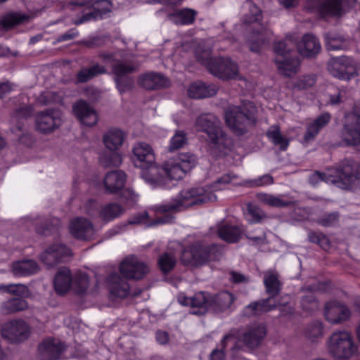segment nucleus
Masks as SVG:
<instances>
[{"label":"nucleus","instance_id":"f257e3e1","mask_svg":"<svg viewBox=\"0 0 360 360\" xmlns=\"http://www.w3.org/2000/svg\"><path fill=\"white\" fill-rule=\"evenodd\" d=\"M217 196L210 191L202 187L191 188L181 191L179 195L167 204L160 205L156 207V211L165 213L163 217H158L155 221L147 224L148 226L160 224L170 223L174 219L173 213L198 205H202L215 201Z\"/></svg>","mask_w":360,"mask_h":360},{"label":"nucleus","instance_id":"f03ea898","mask_svg":"<svg viewBox=\"0 0 360 360\" xmlns=\"http://www.w3.org/2000/svg\"><path fill=\"white\" fill-rule=\"evenodd\" d=\"M256 112L252 102L243 101L241 105L228 107L225 112L226 123L236 135H243L256 124Z\"/></svg>","mask_w":360,"mask_h":360},{"label":"nucleus","instance_id":"7ed1b4c3","mask_svg":"<svg viewBox=\"0 0 360 360\" xmlns=\"http://www.w3.org/2000/svg\"><path fill=\"white\" fill-rule=\"evenodd\" d=\"M195 57L211 74L220 79H236L238 76L236 63L228 58H212L208 48L199 46L195 50Z\"/></svg>","mask_w":360,"mask_h":360},{"label":"nucleus","instance_id":"20e7f679","mask_svg":"<svg viewBox=\"0 0 360 360\" xmlns=\"http://www.w3.org/2000/svg\"><path fill=\"white\" fill-rule=\"evenodd\" d=\"M221 255V248L216 244L195 242L183 250L181 260L185 265L195 266L219 260Z\"/></svg>","mask_w":360,"mask_h":360},{"label":"nucleus","instance_id":"39448f33","mask_svg":"<svg viewBox=\"0 0 360 360\" xmlns=\"http://www.w3.org/2000/svg\"><path fill=\"white\" fill-rule=\"evenodd\" d=\"M195 127L198 130L207 134L213 148L222 152L229 147L231 141L223 131L220 120L214 114L205 113L198 116Z\"/></svg>","mask_w":360,"mask_h":360},{"label":"nucleus","instance_id":"423d86ee","mask_svg":"<svg viewBox=\"0 0 360 360\" xmlns=\"http://www.w3.org/2000/svg\"><path fill=\"white\" fill-rule=\"evenodd\" d=\"M72 6L85 7L82 15L73 20V24L81 25L88 21L103 18L111 11V3L109 0H70Z\"/></svg>","mask_w":360,"mask_h":360},{"label":"nucleus","instance_id":"0eeeda50","mask_svg":"<svg viewBox=\"0 0 360 360\" xmlns=\"http://www.w3.org/2000/svg\"><path fill=\"white\" fill-rule=\"evenodd\" d=\"M111 70L114 75L116 86L120 94H123L134 87V79L129 76V75L138 70V66L134 62L113 59Z\"/></svg>","mask_w":360,"mask_h":360},{"label":"nucleus","instance_id":"6e6552de","mask_svg":"<svg viewBox=\"0 0 360 360\" xmlns=\"http://www.w3.org/2000/svg\"><path fill=\"white\" fill-rule=\"evenodd\" d=\"M338 187L342 189L360 188V164L350 158L344 159L338 166Z\"/></svg>","mask_w":360,"mask_h":360},{"label":"nucleus","instance_id":"1a4fd4ad","mask_svg":"<svg viewBox=\"0 0 360 360\" xmlns=\"http://www.w3.org/2000/svg\"><path fill=\"white\" fill-rule=\"evenodd\" d=\"M328 350L337 359H349L357 348L351 334L346 331H338L330 338Z\"/></svg>","mask_w":360,"mask_h":360},{"label":"nucleus","instance_id":"9d476101","mask_svg":"<svg viewBox=\"0 0 360 360\" xmlns=\"http://www.w3.org/2000/svg\"><path fill=\"white\" fill-rule=\"evenodd\" d=\"M342 141L360 151V100L356 103L354 114L347 117L341 131Z\"/></svg>","mask_w":360,"mask_h":360},{"label":"nucleus","instance_id":"9b49d317","mask_svg":"<svg viewBox=\"0 0 360 360\" xmlns=\"http://www.w3.org/2000/svg\"><path fill=\"white\" fill-rule=\"evenodd\" d=\"M62 122V112L53 108L40 111L35 116V129L43 134L53 132L61 126Z\"/></svg>","mask_w":360,"mask_h":360},{"label":"nucleus","instance_id":"f8f14e48","mask_svg":"<svg viewBox=\"0 0 360 360\" xmlns=\"http://www.w3.org/2000/svg\"><path fill=\"white\" fill-rule=\"evenodd\" d=\"M30 326L22 319H15L4 324L1 334L4 339L11 343H20L30 335Z\"/></svg>","mask_w":360,"mask_h":360},{"label":"nucleus","instance_id":"ddd939ff","mask_svg":"<svg viewBox=\"0 0 360 360\" xmlns=\"http://www.w3.org/2000/svg\"><path fill=\"white\" fill-rule=\"evenodd\" d=\"M328 70L335 77L350 80L357 75V63L345 56L334 58L328 66Z\"/></svg>","mask_w":360,"mask_h":360},{"label":"nucleus","instance_id":"4468645a","mask_svg":"<svg viewBox=\"0 0 360 360\" xmlns=\"http://www.w3.org/2000/svg\"><path fill=\"white\" fill-rule=\"evenodd\" d=\"M122 276L127 279H143L150 271L149 266L136 257H127L120 265Z\"/></svg>","mask_w":360,"mask_h":360},{"label":"nucleus","instance_id":"2eb2a0df","mask_svg":"<svg viewBox=\"0 0 360 360\" xmlns=\"http://www.w3.org/2000/svg\"><path fill=\"white\" fill-rule=\"evenodd\" d=\"M141 169V177L153 188L169 187L168 178L165 176V169L164 167H159L155 163V160L153 164H149Z\"/></svg>","mask_w":360,"mask_h":360},{"label":"nucleus","instance_id":"dca6fc26","mask_svg":"<svg viewBox=\"0 0 360 360\" xmlns=\"http://www.w3.org/2000/svg\"><path fill=\"white\" fill-rule=\"evenodd\" d=\"M71 255V250L62 243H54L48 247L40 255V259L48 266H53L63 262L65 258Z\"/></svg>","mask_w":360,"mask_h":360},{"label":"nucleus","instance_id":"f3484780","mask_svg":"<svg viewBox=\"0 0 360 360\" xmlns=\"http://www.w3.org/2000/svg\"><path fill=\"white\" fill-rule=\"evenodd\" d=\"M66 347L58 339L47 338L38 347L40 360H58Z\"/></svg>","mask_w":360,"mask_h":360},{"label":"nucleus","instance_id":"a211bd4d","mask_svg":"<svg viewBox=\"0 0 360 360\" xmlns=\"http://www.w3.org/2000/svg\"><path fill=\"white\" fill-rule=\"evenodd\" d=\"M69 229L71 235L78 240H89L95 235V229L92 223L82 217L73 219L70 224Z\"/></svg>","mask_w":360,"mask_h":360},{"label":"nucleus","instance_id":"6ab92c4d","mask_svg":"<svg viewBox=\"0 0 360 360\" xmlns=\"http://www.w3.org/2000/svg\"><path fill=\"white\" fill-rule=\"evenodd\" d=\"M138 84L145 89L156 90L169 86V81L161 73L149 72L139 76Z\"/></svg>","mask_w":360,"mask_h":360},{"label":"nucleus","instance_id":"aec40b11","mask_svg":"<svg viewBox=\"0 0 360 360\" xmlns=\"http://www.w3.org/2000/svg\"><path fill=\"white\" fill-rule=\"evenodd\" d=\"M351 316L349 308L338 302H330L325 307L326 319L332 324H339L347 320Z\"/></svg>","mask_w":360,"mask_h":360},{"label":"nucleus","instance_id":"412c9836","mask_svg":"<svg viewBox=\"0 0 360 360\" xmlns=\"http://www.w3.org/2000/svg\"><path fill=\"white\" fill-rule=\"evenodd\" d=\"M73 112L81 123L86 126H94L98 121L95 110L84 101L80 100L75 103Z\"/></svg>","mask_w":360,"mask_h":360},{"label":"nucleus","instance_id":"4be33fe9","mask_svg":"<svg viewBox=\"0 0 360 360\" xmlns=\"http://www.w3.org/2000/svg\"><path fill=\"white\" fill-rule=\"evenodd\" d=\"M132 151L135 158L134 162L137 167H146L149 164H153L155 160L153 150L145 142L136 143Z\"/></svg>","mask_w":360,"mask_h":360},{"label":"nucleus","instance_id":"5701e85b","mask_svg":"<svg viewBox=\"0 0 360 360\" xmlns=\"http://www.w3.org/2000/svg\"><path fill=\"white\" fill-rule=\"evenodd\" d=\"M321 46L317 37L311 33L305 34L297 45L299 53L305 58H314L321 51Z\"/></svg>","mask_w":360,"mask_h":360},{"label":"nucleus","instance_id":"b1692460","mask_svg":"<svg viewBox=\"0 0 360 360\" xmlns=\"http://www.w3.org/2000/svg\"><path fill=\"white\" fill-rule=\"evenodd\" d=\"M127 175L122 170H115L108 172L103 179L104 188L106 193L115 194L122 190L126 182Z\"/></svg>","mask_w":360,"mask_h":360},{"label":"nucleus","instance_id":"393cba45","mask_svg":"<svg viewBox=\"0 0 360 360\" xmlns=\"http://www.w3.org/2000/svg\"><path fill=\"white\" fill-rule=\"evenodd\" d=\"M305 8L310 12L319 13L323 18L333 16V13L339 11L337 3L331 0H307Z\"/></svg>","mask_w":360,"mask_h":360},{"label":"nucleus","instance_id":"a878e982","mask_svg":"<svg viewBox=\"0 0 360 360\" xmlns=\"http://www.w3.org/2000/svg\"><path fill=\"white\" fill-rule=\"evenodd\" d=\"M277 304L271 298L261 299L252 302L243 310V315L248 317L259 316L275 309Z\"/></svg>","mask_w":360,"mask_h":360},{"label":"nucleus","instance_id":"bb28decb","mask_svg":"<svg viewBox=\"0 0 360 360\" xmlns=\"http://www.w3.org/2000/svg\"><path fill=\"white\" fill-rule=\"evenodd\" d=\"M235 300L234 295L228 291H221L216 295L209 296L208 306L214 311L223 312L229 309Z\"/></svg>","mask_w":360,"mask_h":360},{"label":"nucleus","instance_id":"cd10ccee","mask_svg":"<svg viewBox=\"0 0 360 360\" xmlns=\"http://www.w3.org/2000/svg\"><path fill=\"white\" fill-rule=\"evenodd\" d=\"M217 91L218 87L215 84L196 82L189 86L188 95L192 98L202 99L214 96Z\"/></svg>","mask_w":360,"mask_h":360},{"label":"nucleus","instance_id":"c85d7f7f","mask_svg":"<svg viewBox=\"0 0 360 360\" xmlns=\"http://www.w3.org/2000/svg\"><path fill=\"white\" fill-rule=\"evenodd\" d=\"M117 273H112L108 277L110 292L111 294L121 298H124L129 294L130 286Z\"/></svg>","mask_w":360,"mask_h":360},{"label":"nucleus","instance_id":"c756f323","mask_svg":"<svg viewBox=\"0 0 360 360\" xmlns=\"http://www.w3.org/2000/svg\"><path fill=\"white\" fill-rule=\"evenodd\" d=\"M72 278L68 267L58 269L53 281V286L58 295H64L72 286Z\"/></svg>","mask_w":360,"mask_h":360},{"label":"nucleus","instance_id":"7c9ffc66","mask_svg":"<svg viewBox=\"0 0 360 360\" xmlns=\"http://www.w3.org/2000/svg\"><path fill=\"white\" fill-rule=\"evenodd\" d=\"M218 236L229 243L239 241L243 234V230L238 226L221 222L217 225Z\"/></svg>","mask_w":360,"mask_h":360},{"label":"nucleus","instance_id":"2f4dec72","mask_svg":"<svg viewBox=\"0 0 360 360\" xmlns=\"http://www.w3.org/2000/svg\"><path fill=\"white\" fill-rule=\"evenodd\" d=\"M331 116L328 112L321 114L307 128L304 135V140L308 143L313 141L320 130L326 127L330 122Z\"/></svg>","mask_w":360,"mask_h":360},{"label":"nucleus","instance_id":"473e14b6","mask_svg":"<svg viewBox=\"0 0 360 360\" xmlns=\"http://www.w3.org/2000/svg\"><path fill=\"white\" fill-rule=\"evenodd\" d=\"M198 13L192 8H182L167 14L169 20L176 25H188L194 22Z\"/></svg>","mask_w":360,"mask_h":360},{"label":"nucleus","instance_id":"72a5a7b5","mask_svg":"<svg viewBox=\"0 0 360 360\" xmlns=\"http://www.w3.org/2000/svg\"><path fill=\"white\" fill-rule=\"evenodd\" d=\"M264 284L269 298H274L278 295L281 290L282 283L279 280V275L275 271H267L264 276Z\"/></svg>","mask_w":360,"mask_h":360},{"label":"nucleus","instance_id":"f704fd0d","mask_svg":"<svg viewBox=\"0 0 360 360\" xmlns=\"http://www.w3.org/2000/svg\"><path fill=\"white\" fill-rule=\"evenodd\" d=\"M33 108L31 105H23L17 108L11 118V123L15 124L11 128V131L13 134L22 132L24 124L21 120H25L32 116Z\"/></svg>","mask_w":360,"mask_h":360},{"label":"nucleus","instance_id":"c9c22d12","mask_svg":"<svg viewBox=\"0 0 360 360\" xmlns=\"http://www.w3.org/2000/svg\"><path fill=\"white\" fill-rule=\"evenodd\" d=\"M275 62L280 71L287 77H291L295 74L300 64L298 58L292 54L283 58H276Z\"/></svg>","mask_w":360,"mask_h":360},{"label":"nucleus","instance_id":"e433bc0d","mask_svg":"<svg viewBox=\"0 0 360 360\" xmlns=\"http://www.w3.org/2000/svg\"><path fill=\"white\" fill-rule=\"evenodd\" d=\"M265 335L266 329L264 326L252 327L244 333L243 342L248 347L253 349L259 345Z\"/></svg>","mask_w":360,"mask_h":360},{"label":"nucleus","instance_id":"4c0bfd02","mask_svg":"<svg viewBox=\"0 0 360 360\" xmlns=\"http://www.w3.org/2000/svg\"><path fill=\"white\" fill-rule=\"evenodd\" d=\"M27 302L22 297H13L1 303L0 311L2 314H13L27 309Z\"/></svg>","mask_w":360,"mask_h":360},{"label":"nucleus","instance_id":"58836bf2","mask_svg":"<svg viewBox=\"0 0 360 360\" xmlns=\"http://www.w3.org/2000/svg\"><path fill=\"white\" fill-rule=\"evenodd\" d=\"M324 38L328 51L346 50L349 46L348 39L342 34L328 32L325 34Z\"/></svg>","mask_w":360,"mask_h":360},{"label":"nucleus","instance_id":"ea45409f","mask_svg":"<svg viewBox=\"0 0 360 360\" xmlns=\"http://www.w3.org/2000/svg\"><path fill=\"white\" fill-rule=\"evenodd\" d=\"M124 139V133L117 129L108 130L103 135V143L108 150H117L122 145Z\"/></svg>","mask_w":360,"mask_h":360},{"label":"nucleus","instance_id":"a19ab883","mask_svg":"<svg viewBox=\"0 0 360 360\" xmlns=\"http://www.w3.org/2000/svg\"><path fill=\"white\" fill-rule=\"evenodd\" d=\"M39 271L37 263L33 259H23L13 262V271L15 275L28 276Z\"/></svg>","mask_w":360,"mask_h":360},{"label":"nucleus","instance_id":"79ce46f5","mask_svg":"<svg viewBox=\"0 0 360 360\" xmlns=\"http://www.w3.org/2000/svg\"><path fill=\"white\" fill-rule=\"evenodd\" d=\"M257 198L264 205L277 208L287 207L293 205L292 201L284 200L281 196L265 193H257Z\"/></svg>","mask_w":360,"mask_h":360},{"label":"nucleus","instance_id":"37998d69","mask_svg":"<svg viewBox=\"0 0 360 360\" xmlns=\"http://www.w3.org/2000/svg\"><path fill=\"white\" fill-rule=\"evenodd\" d=\"M107 70L104 66L100 65L99 64H95L90 68H82L77 72L76 78L77 82L85 83L95 77L102 74H105Z\"/></svg>","mask_w":360,"mask_h":360},{"label":"nucleus","instance_id":"c03bdc74","mask_svg":"<svg viewBox=\"0 0 360 360\" xmlns=\"http://www.w3.org/2000/svg\"><path fill=\"white\" fill-rule=\"evenodd\" d=\"M30 16L18 12L9 13L5 15L1 21V25L6 29H11L15 26L29 22Z\"/></svg>","mask_w":360,"mask_h":360},{"label":"nucleus","instance_id":"a18cd8bd","mask_svg":"<svg viewBox=\"0 0 360 360\" xmlns=\"http://www.w3.org/2000/svg\"><path fill=\"white\" fill-rule=\"evenodd\" d=\"M191 307L193 309L192 314L202 315L210 309V306H208L209 296L206 297L203 292L195 293L191 297Z\"/></svg>","mask_w":360,"mask_h":360},{"label":"nucleus","instance_id":"49530a36","mask_svg":"<svg viewBox=\"0 0 360 360\" xmlns=\"http://www.w3.org/2000/svg\"><path fill=\"white\" fill-rule=\"evenodd\" d=\"M266 136L275 145L279 146L281 150H286L289 146L288 139L283 136L278 125H273L266 131Z\"/></svg>","mask_w":360,"mask_h":360},{"label":"nucleus","instance_id":"de8ad7c7","mask_svg":"<svg viewBox=\"0 0 360 360\" xmlns=\"http://www.w3.org/2000/svg\"><path fill=\"white\" fill-rule=\"evenodd\" d=\"M124 212V208L116 202H110L102 207L100 215L104 221H110L121 216Z\"/></svg>","mask_w":360,"mask_h":360},{"label":"nucleus","instance_id":"09e8293b","mask_svg":"<svg viewBox=\"0 0 360 360\" xmlns=\"http://www.w3.org/2000/svg\"><path fill=\"white\" fill-rule=\"evenodd\" d=\"M148 217V214L147 212H143L137 214L131 217H130L127 223H122L120 224L117 225L116 226L113 227L112 229H110L108 233V236H112L114 235L118 234L123 231L125 230L127 225H134V224H145L146 223L145 221L147 219Z\"/></svg>","mask_w":360,"mask_h":360},{"label":"nucleus","instance_id":"8fccbe9b","mask_svg":"<svg viewBox=\"0 0 360 360\" xmlns=\"http://www.w3.org/2000/svg\"><path fill=\"white\" fill-rule=\"evenodd\" d=\"M100 164L107 168L112 167H119L122 162V158L120 153L117 150L105 151L103 153L99 158Z\"/></svg>","mask_w":360,"mask_h":360},{"label":"nucleus","instance_id":"3c124183","mask_svg":"<svg viewBox=\"0 0 360 360\" xmlns=\"http://www.w3.org/2000/svg\"><path fill=\"white\" fill-rule=\"evenodd\" d=\"M249 5V13L243 18V23L246 25H259L262 20V10L252 0H247Z\"/></svg>","mask_w":360,"mask_h":360},{"label":"nucleus","instance_id":"603ef678","mask_svg":"<svg viewBox=\"0 0 360 360\" xmlns=\"http://www.w3.org/2000/svg\"><path fill=\"white\" fill-rule=\"evenodd\" d=\"M294 48L295 44L289 39L276 42L274 45V51L277 54L276 58H283L292 55Z\"/></svg>","mask_w":360,"mask_h":360},{"label":"nucleus","instance_id":"864d4df0","mask_svg":"<svg viewBox=\"0 0 360 360\" xmlns=\"http://www.w3.org/2000/svg\"><path fill=\"white\" fill-rule=\"evenodd\" d=\"M158 264L162 273L166 274L174 268L176 258L174 254L165 252L160 255Z\"/></svg>","mask_w":360,"mask_h":360},{"label":"nucleus","instance_id":"5fc2aeb1","mask_svg":"<svg viewBox=\"0 0 360 360\" xmlns=\"http://www.w3.org/2000/svg\"><path fill=\"white\" fill-rule=\"evenodd\" d=\"M165 176L168 178V182L171 180L181 179L187 173L176 162L172 164L167 163L165 167Z\"/></svg>","mask_w":360,"mask_h":360},{"label":"nucleus","instance_id":"6e6d98bb","mask_svg":"<svg viewBox=\"0 0 360 360\" xmlns=\"http://www.w3.org/2000/svg\"><path fill=\"white\" fill-rule=\"evenodd\" d=\"M187 134L184 131H176L174 136L170 140L169 145L167 148L169 152H174L187 144Z\"/></svg>","mask_w":360,"mask_h":360},{"label":"nucleus","instance_id":"4d7b16f0","mask_svg":"<svg viewBox=\"0 0 360 360\" xmlns=\"http://www.w3.org/2000/svg\"><path fill=\"white\" fill-rule=\"evenodd\" d=\"M336 175L333 176L330 174L321 173L319 172H315L313 173L309 179V183L312 185L317 184L319 181H323L327 183H331L338 186L336 181L339 179V174L338 173V168L335 170Z\"/></svg>","mask_w":360,"mask_h":360},{"label":"nucleus","instance_id":"13d9d810","mask_svg":"<svg viewBox=\"0 0 360 360\" xmlns=\"http://www.w3.org/2000/svg\"><path fill=\"white\" fill-rule=\"evenodd\" d=\"M322 324L319 321H315L309 324L304 330L305 337L311 342H315L321 338L323 335Z\"/></svg>","mask_w":360,"mask_h":360},{"label":"nucleus","instance_id":"bf43d9fd","mask_svg":"<svg viewBox=\"0 0 360 360\" xmlns=\"http://www.w3.org/2000/svg\"><path fill=\"white\" fill-rule=\"evenodd\" d=\"M74 292L77 295H83L89 287V278L86 274H78L72 282Z\"/></svg>","mask_w":360,"mask_h":360},{"label":"nucleus","instance_id":"052dcab7","mask_svg":"<svg viewBox=\"0 0 360 360\" xmlns=\"http://www.w3.org/2000/svg\"><path fill=\"white\" fill-rule=\"evenodd\" d=\"M59 220L53 219L51 221H45L42 225H36V231L41 236H49L58 231Z\"/></svg>","mask_w":360,"mask_h":360},{"label":"nucleus","instance_id":"680f3d73","mask_svg":"<svg viewBox=\"0 0 360 360\" xmlns=\"http://www.w3.org/2000/svg\"><path fill=\"white\" fill-rule=\"evenodd\" d=\"M274 179L270 174H264L255 179L245 180L240 185L248 187H259L271 185Z\"/></svg>","mask_w":360,"mask_h":360},{"label":"nucleus","instance_id":"e2e57ef3","mask_svg":"<svg viewBox=\"0 0 360 360\" xmlns=\"http://www.w3.org/2000/svg\"><path fill=\"white\" fill-rule=\"evenodd\" d=\"M340 218V213L337 211L326 213L319 217L316 222L324 227L334 226L338 224Z\"/></svg>","mask_w":360,"mask_h":360},{"label":"nucleus","instance_id":"0e129e2a","mask_svg":"<svg viewBox=\"0 0 360 360\" xmlns=\"http://www.w3.org/2000/svg\"><path fill=\"white\" fill-rule=\"evenodd\" d=\"M308 239L310 242L318 244L324 250H327L330 248L329 239L326 235L321 232L309 231L308 233Z\"/></svg>","mask_w":360,"mask_h":360},{"label":"nucleus","instance_id":"69168bd1","mask_svg":"<svg viewBox=\"0 0 360 360\" xmlns=\"http://www.w3.org/2000/svg\"><path fill=\"white\" fill-rule=\"evenodd\" d=\"M301 306L306 311H313L319 308V303L314 295L310 291L307 295L302 296Z\"/></svg>","mask_w":360,"mask_h":360},{"label":"nucleus","instance_id":"338daca9","mask_svg":"<svg viewBox=\"0 0 360 360\" xmlns=\"http://www.w3.org/2000/svg\"><path fill=\"white\" fill-rule=\"evenodd\" d=\"M176 162L188 172L195 165L196 158L193 154L183 153L179 155Z\"/></svg>","mask_w":360,"mask_h":360},{"label":"nucleus","instance_id":"774afa93","mask_svg":"<svg viewBox=\"0 0 360 360\" xmlns=\"http://www.w3.org/2000/svg\"><path fill=\"white\" fill-rule=\"evenodd\" d=\"M229 344L231 345V349L232 351H238L241 349V343L233 333H229L224 336L221 341L220 345L225 349Z\"/></svg>","mask_w":360,"mask_h":360}]
</instances>
